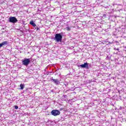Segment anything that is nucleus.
<instances>
[{
  "label": "nucleus",
  "mask_w": 126,
  "mask_h": 126,
  "mask_svg": "<svg viewBox=\"0 0 126 126\" xmlns=\"http://www.w3.org/2000/svg\"><path fill=\"white\" fill-rule=\"evenodd\" d=\"M55 40L56 42H57L58 43L59 42H62V40H63V35H62V34H61V33H57L55 35Z\"/></svg>",
  "instance_id": "1"
},
{
  "label": "nucleus",
  "mask_w": 126,
  "mask_h": 126,
  "mask_svg": "<svg viewBox=\"0 0 126 126\" xmlns=\"http://www.w3.org/2000/svg\"><path fill=\"white\" fill-rule=\"evenodd\" d=\"M17 21H18V20H17V19L15 17H10L9 18V22L11 23H16Z\"/></svg>",
  "instance_id": "2"
},
{
  "label": "nucleus",
  "mask_w": 126,
  "mask_h": 126,
  "mask_svg": "<svg viewBox=\"0 0 126 126\" xmlns=\"http://www.w3.org/2000/svg\"><path fill=\"white\" fill-rule=\"evenodd\" d=\"M51 114L54 116H59L61 114V112L58 110H53L52 111Z\"/></svg>",
  "instance_id": "3"
},
{
  "label": "nucleus",
  "mask_w": 126,
  "mask_h": 126,
  "mask_svg": "<svg viewBox=\"0 0 126 126\" xmlns=\"http://www.w3.org/2000/svg\"><path fill=\"white\" fill-rule=\"evenodd\" d=\"M22 63L24 65L27 66L30 63V59H25L22 61Z\"/></svg>",
  "instance_id": "4"
},
{
  "label": "nucleus",
  "mask_w": 126,
  "mask_h": 126,
  "mask_svg": "<svg viewBox=\"0 0 126 126\" xmlns=\"http://www.w3.org/2000/svg\"><path fill=\"white\" fill-rule=\"evenodd\" d=\"M81 67H82L83 68H85L86 67H88V63H85L83 64H81L80 65Z\"/></svg>",
  "instance_id": "5"
},
{
  "label": "nucleus",
  "mask_w": 126,
  "mask_h": 126,
  "mask_svg": "<svg viewBox=\"0 0 126 126\" xmlns=\"http://www.w3.org/2000/svg\"><path fill=\"white\" fill-rule=\"evenodd\" d=\"M30 24H31V25H32V26H33V27H36V24H35V23H34L33 21H31L30 22Z\"/></svg>",
  "instance_id": "6"
},
{
  "label": "nucleus",
  "mask_w": 126,
  "mask_h": 126,
  "mask_svg": "<svg viewBox=\"0 0 126 126\" xmlns=\"http://www.w3.org/2000/svg\"><path fill=\"white\" fill-rule=\"evenodd\" d=\"M52 81H54V83L55 84H59V80L58 79H52Z\"/></svg>",
  "instance_id": "7"
},
{
  "label": "nucleus",
  "mask_w": 126,
  "mask_h": 126,
  "mask_svg": "<svg viewBox=\"0 0 126 126\" xmlns=\"http://www.w3.org/2000/svg\"><path fill=\"white\" fill-rule=\"evenodd\" d=\"M1 44H2V45L3 46H4V45H7L8 42H7V41H5L2 42Z\"/></svg>",
  "instance_id": "8"
},
{
  "label": "nucleus",
  "mask_w": 126,
  "mask_h": 126,
  "mask_svg": "<svg viewBox=\"0 0 126 126\" xmlns=\"http://www.w3.org/2000/svg\"><path fill=\"white\" fill-rule=\"evenodd\" d=\"M20 87H21V90H23V89H24V85L21 84L20 85Z\"/></svg>",
  "instance_id": "9"
},
{
  "label": "nucleus",
  "mask_w": 126,
  "mask_h": 126,
  "mask_svg": "<svg viewBox=\"0 0 126 126\" xmlns=\"http://www.w3.org/2000/svg\"><path fill=\"white\" fill-rule=\"evenodd\" d=\"M14 108L16 109V110H17V109H18V106L17 105H16L14 106Z\"/></svg>",
  "instance_id": "10"
},
{
  "label": "nucleus",
  "mask_w": 126,
  "mask_h": 126,
  "mask_svg": "<svg viewBox=\"0 0 126 126\" xmlns=\"http://www.w3.org/2000/svg\"><path fill=\"white\" fill-rule=\"evenodd\" d=\"M36 31H38V30L40 31V28H38V27H37L36 28H35Z\"/></svg>",
  "instance_id": "11"
},
{
  "label": "nucleus",
  "mask_w": 126,
  "mask_h": 126,
  "mask_svg": "<svg viewBox=\"0 0 126 126\" xmlns=\"http://www.w3.org/2000/svg\"><path fill=\"white\" fill-rule=\"evenodd\" d=\"M66 31H70V28H69L68 27L66 28Z\"/></svg>",
  "instance_id": "12"
},
{
  "label": "nucleus",
  "mask_w": 126,
  "mask_h": 126,
  "mask_svg": "<svg viewBox=\"0 0 126 126\" xmlns=\"http://www.w3.org/2000/svg\"><path fill=\"white\" fill-rule=\"evenodd\" d=\"M2 43H0V48H1V47H2Z\"/></svg>",
  "instance_id": "13"
}]
</instances>
